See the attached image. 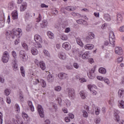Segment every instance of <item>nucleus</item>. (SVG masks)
<instances>
[{"mask_svg":"<svg viewBox=\"0 0 124 124\" xmlns=\"http://www.w3.org/2000/svg\"><path fill=\"white\" fill-rule=\"evenodd\" d=\"M40 83L42 87L43 88H45L46 87V82L44 81L43 79H41Z\"/></svg>","mask_w":124,"mask_h":124,"instance_id":"58836bf2","label":"nucleus"},{"mask_svg":"<svg viewBox=\"0 0 124 124\" xmlns=\"http://www.w3.org/2000/svg\"><path fill=\"white\" fill-rule=\"evenodd\" d=\"M22 47L26 50V51H28L29 50V47L28 46V45L26 43H23L22 45Z\"/></svg>","mask_w":124,"mask_h":124,"instance_id":"79ce46f5","label":"nucleus"},{"mask_svg":"<svg viewBox=\"0 0 124 124\" xmlns=\"http://www.w3.org/2000/svg\"><path fill=\"white\" fill-rule=\"evenodd\" d=\"M34 63L36 65L38 66V67H40L42 70H45L46 69V65H45V63L43 61H38L37 59H35L34 61Z\"/></svg>","mask_w":124,"mask_h":124,"instance_id":"20e7f679","label":"nucleus"},{"mask_svg":"<svg viewBox=\"0 0 124 124\" xmlns=\"http://www.w3.org/2000/svg\"><path fill=\"white\" fill-rule=\"evenodd\" d=\"M66 93L69 98L74 99L75 97V91L72 88H67L66 90Z\"/></svg>","mask_w":124,"mask_h":124,"instance_id":"7ed1b4c3","label":"nucleus"},{"mask_svg":"<svg viewBox=\"0 0 124 124\" xmlns=\"http://www.w3.org/2000/svg\"><path fill=\"white\" fill-rule=\"evenodd\" d=\"M71 15L74 16V17H77V16H79V14L76 13L75 12H73L71 13Z\"/></svg>","mask_w":124,"mask_h":124,"instance_id":"4d7b16f0","label":"nucleus"},{"mask_svg":"<svg viewBox=\"0 0 124 124\" xmlns=\"http://www.w3.org/2000/svg\"><path fill=\"white\" fill-rule=\"evenodd\" d=\"M98 71L101 74H106V69L103 67H101L99 69Z\"/></svg>","mask_w":124,"mask_h":124,"instance_id":"cd10ccee","label":"nucleus"},{"mask_svg":"<svg viewBox=\"0 0 124 124\" xmlns=\"http://www.w3.org/2000/svg\"><path fill=\"white\" fill-rule=\"evenodd\" d=\"M31 82H33V85H37V84L39 83V79L37 78H32Z\"/></svg>","mask_w":124,"mask_h":124,"instance_id":"72a5a7b5","label":"nucleus"},{"mask_svg":"<svg viewBox=\"0 0 124 124\" xmlns=\"http://www.w3.org/2000/svg\"><path fill=\"white\" fill-rule=\"evenodd\" d=\"M16 62L17 61H16L15 62H12V63L13 64V68L15 71H16V70H18V64Z\"/></svg>","mask_w":124,"mask_h":124,"instance_id":"a878e982","label":"nucleus"},{"mask_svg":"<svg viewBox=\"0 0 124 124\" xmlns=\"http://www.w3.org/2000/svg\"><path fill=\"white\" fill-rule=\"evenodd\" d=\"M74 67H75V68H76L77 69H78V68H79V64H78V63H74Z\"/></svg>","mask_w":124,"mask_h":124,"instance_id":"bf43d9fd","label":"nucleus"},{"mask_svg":"<svg viewBox=\"0 0 124 124\" xmlns=\"http://www.w3.org/2000/svg\"><path fill=\"white\" fill-rule=\"evenodd\" d=\"M88 76L90 79H94V68L89 71V74L88 73Z\"/></svg>","mask_w":124,"mask_h":124,"instance_id":"9b49d317","label":"nucleus"},{"mask_svg":"<svg viewBox=\"0 0 124 124\" xmlns=\"http://www.w3.org/2000/svg\"><path fill=\"white\" fill-rule=\"evenodd\" d=\"M4 93L6 95V96H8L9 94H10V90L8 89H6L4 91Z\"/></svg>","mask_w":124,"mask_h":124,"instance_id":"ea45409f","label":"nucleus"},{"mask_svg":"<svg viewBox=\"0 0 124 124\" xmlns=\"http://www.w3.org/2000/svg\"><path fill=\"white\" fill-rule=\"evenodd\" d=\"M47 21L46 20H44L43 21L42 23H41V28H45V27H47Z\"/></svg>","mask_w":124,"mask_h":124,"instance_id":"c9c22d12","label":"nucleus"},{"mask_svg":"<svg viewBox=\"0 0 124 124\" xmlns=\"http://www.w3.org/2000/svg\"><path fill=\"white\" fill-rule=\"evenodd\" d=\"M70 32V28H66L65 30V32H66V33H68V32Z\"/></svg>","mask_w":124,"mask_h":124,"instance_id":"338daca9","label":"nucleus"},{"mask_svg":"<svg viewBox=\"0 0 124 124\" xmlns=\"http://www.w3.org/2000/svg\"><path fill=\"white\" fill-rule=\"evenodd\" d=\"M3 115H2V113L0 112V124H2V118Z\"/></svg>","mask_w":124,"mask_h":124,"instance_id":"8fccbe9b","label":"nucleus"},{"mask_svg":"<svg viewBox=\"0 0 124 124\" xmlns=\"http://www.w3.org/2000/svg\"><path fill=\"white\" fill-rule=\"evenodd\" d=\"M120 114V110H118V109H115L114 110V116H117V115H119Z\"/></svg>","mask_w":124,"mask_h":124,"instance_id":"5fc2aeb1","label":"nucleus"},{"mask_svg":"<svg viewBox=\"0 0 124 124\" xmlns=\"http://www.w3.org/2000/svg\"><path fill=\"white\" fill-rule=\"evenodd\" d=\"M82 113H83V116L84 118H88V116H89V115L88 114V112H87L86 110H83Z\"/></svg>","mask_w":124,"mask_h":124,"instance_id":"a18cd8bd","label":"nucleus"},{"mask_svg":"<svg viewBox=\"0 0 124 124\" xmlns=\"http://www.w3.org/2000/svg\"><path fill=\"white\" fill-rule=\"evenodd\" d=\"M59 79L61 80H63V79H68V74L65 73H60L58 75Z\"/></svg>","mask_w":124,"mask_h":124,"instance_id":"9d476101","label":"nucleus"},{"mask_svg":"<svg viewBox=\"0 0 124 124\" xmlns=\"http://www.w3.org/2000/svg\"><path fill=\"white\" fill-rule=\"evenodd\" d=\"M31 17H32L31 15V14L30 13L26 14V15L25 16V18L26 19H29V18H31Z\"/></svg>","mask_w":124,"mask_h":124,"instance_id":"680f3d73","label":"nucleus"},{"mask_svg":"<svg viewBox=\"0 0 124 124\" xmlns=\"http://www.w3.org/2000/svg\"><path fill=\"white\" fill-rule=\"evenodd\" d=\"M79 94L82 99H85L87 97V93L84 91H81L79 93Z\"/></svg>","mask_w":124,"mask_h":124,"instance_id":"b1692460","label":"nucleus"},{"mask_svg":"<svg viewBox=\"0 0 124 124\" xmlns=\"http://www.w3.org/2000/svg\"><path fill=\"white\" fill-rule=\"evenodd\" d=\"M94 38V34L92 32H90L88 33V36L86 38V41L87 43L91 42V40L92 39H93Z\"/></svg>","mask_w":124,"mask_h":124,"instance_id":"1a4fd4ad","label":"nucleus"},{"mask_svg":"<svg viewBox=\"0 0 124 124\" xmlns=\"http://www.w3.org/2000/svg\"><path fill=\"white\" fill-rule=\"evenodd\" d=\"M11 55L13 58L12 59V62H15L17 61L16 60L17 59V53H16V51H15V50H13L11 52Z\"/></svg>","mask_w":124,"mask_h":124,"instance_id":"4468645a","label":"nucleus"},{"mask_svg":"<svg viewBox=\"0 0 124 124\" xmlns=\"http://www.w3.org/2000/svg\"><path fill=\"white\" fill-rule=\"evenodd\" d=\"M31 53L32 55L33 56H36L37 54L38 53V51L37 50V49L35 48V47L33 46L31 49Z\"/></svg>","mask_w":124,"mask_h":124,"instance_id":"a211bd4d","label":"nucleus"},{"mask_svg":"<svg viewBox=\"0 0 124 124\" xmlns=\"http://www.w3.org/2000/svg\"><path fill=\"white\" fill-rule=\"evenodd\" d=\"M115 52L117 55H123V49L121 47H116L115 49Z\"/></svg>","mask_w":124,"mask_h":124,"instance_id":"f3484780","label":"nucleus"},{"mask_svg":"<svg viewBox=\"0 0 124 124\" xmlns=\"http://www.w3.org/2000/svg\"><path fill=\"white\" fill-rule=\"evenodd\" d=\"M11 15L13 20H17L18 19V12L17 11L15 10L12 12Z\"/></svg>","mask_w":124,"mask_h":124,"instance_id":"2eb2a0df","label":"nucleus"},{"mask_svg":"<svg viewBox=\"0 0 124 124\" xmlns=\"http://www.w3.org/2000/svg\"><path fill=\"white\" fill-rule=\"evenodd\" d=\"M15 108L16 112H20V106H19V105H18V104H16L15 105Z\"/></svg>","mask_w":124,"mask_h":124,"instance_id":"a19ab883","label":"nucleus"},{"mask_svg":"<svg viewBox=\"0 0 124 124\" xmlns=\"http://www.w3.org/2000/svg\"><path fill=\"white\" fill-rule=\"evenodd\" d=\"M22 117L24 119H27L28 118V114L25 112H22Z\"/></svg>","mask_w":124,"mask_h":124,"instance_id":"603ef678","label":"nucleus"},{"mask_svg":"<svg viewBox=\"0 0 124 124\" xmlns=\"http://www.w3.org/2000/svg\"><path fill=\"white\" fill-rule=\"evenodd\" d=\"M118 95L120 98H123L124 96V90H119L118 91Z\"/></svg>","mask_w":124,"mask_h":124,"instance_id":"bb28decb","label":"nucleus"},{"mask_svg":"<svg viewBox=\"0 0 124 124\" xmlns=\"http://www.w3.org/2000/svg\"><path fill=\"white\" fill-rule=\"evenodd\" d=\"M42 19V16H41V15L39 14L38 17L36 19V22H37V23H39V22L41 21Z\"/></svg>","mask_w":124,"mask_h":124,"instance_id":"37998d69","label":"nucleus"},{"mask_svg":"<svg viewBox=\"0 0 124 124\" xmlns=\"http://www.w3.org/2000/svg\"><path fill=\"white\" fill-rule=\"evenodd\" d=\"M14 7H15V4L14 3V2L12 1L9 3L8 8L10 10H13V9H14Z\"/></svg>","mask_w":124,"mask_h":124,"instance_id":"4be33fe9","label":"nucleus"},{"mask_svg":"<svg viewBox=\"0 0 124 124\" xmlns=\"http://www.w3.org/2000/svg\"><path fill=\"white\" fill-rule=\"evenodd\" d=\"M58 57L61 60H65V59H66V55H65V53L63 52H60L58 54Z\"/></svg>","mask_w":124,"mask_h":124,"instance_id":"6ab92c4d","label":"nucleus"},{"mask_svg":"<svg viewBox=\"0 0 124 124\" xmlns=\"http://www.w3.org/2000/svg\"><path fill=\"white\" fill-rule=\"evenodd\" d=\"M119 31H120L121 32H124V26H121V27L119 28Z\"/></svg>","mask_w":124,"mask_h":124,"instance_id":"3c124183","label":"nucleus"},{"mask_svg":"<svg viewBox=\"0 0 124 124\" xmlns=\"http://www.w3.org/2000/svg\"><path fill=\"white\" fill-rule=\"evenodd\" d=\"M116 38L115 37V34H114V32L113 31H111L109 32V43L111 45H115V40Z\"/></svg>","mask_w":124,"mask_h":124,"instance_id":"0eeeda50","label":"nucleus"},{"mask_svg":"<svg viewBox=\"0 0 124 124\" xmlns=\"http://www.w3.org/2000/svg\"><path fill=\"white\" fill-rule=\"evenodd\" d=\"M123 21V16H122V15L121 14L119 13L117 14V24H121L122 22Z\"/></svg>","mask_w":124,"mask_h":124,"instance_id":"dca6fc26","label":"nucleus"},{"mask_svg":"<svg viewBox=\"0 0 124 124\" xmlns=\"http://www.w3.org/2000/svg\"><path fill=\"white\" fill-rule=\"evenodd\" d=\"M0 104L1 105H3L4 104V102L3 101V98L0 97Z\"/></svg>","mask_w":124,"mask_h":124,"instance_id":"052dcab7","label":"nucleus"},{"mask_svg":"<svg viewBox=\"0 0 124 124\" xmlns=\"http://www.w3.org/2000/svg\"><path fill=\"white\" fill-rule=\"evenodd\" d=\"M54 90L56 92H61V90H62V87H61V86H58L55 87Z\"/></svg>","mask_w":124,"mask_h":124,"instance_id":"49530a36","label":"nucleus"},{"mask_svg":"<svg viewBox=\"0 0 124 124\" xmlns=\"http://www.w3.org/2000/svg\"><path fill=\"white\" fill-rule=\"evenodd\" d=\"M47 35L51 39H53V38H54V33H53L52 32L48 31L47 32Z\"/></svg>","mask_w":124,"mask_h":124,"instance_id":"473e14b6","label":"nucleus"},{"mask_svg":"<svg viewBox=\"0 0 124 124\" xmlns=\"http://www.w3.org/2000/svg\"><path fill=\"white\" fill-rule=\"evenodd\" d=\"M82 58L83 60H87L89 58H90V53L88 51L85 52L82 55Z\"/></svg>","mask_w":124,"mask_h":124,"instance_id":"aec40b11","label":"nucleus"},{"mask_svg":"<svg viewBox=\"0 0 124 124\" xmlns=\"http://www.w3.org/2000/svg\"><path fill=\"white\" fill-rule=\"evenodd\" d=\"M118 106L119 108H122V109L124 108V101L123 100H121L119 101Z\"/></svg>","mask_w":124,"mask_h":124,"instance_id":"2f4dec72","label":"nucleus"},{"mask_svg":"<svg viewBox=\"0 0 124 124\" xmlns=\"http://www.w3.org/2000/svg\"><path fill=\"white\" fill-rule=\"evenodd\" d=\"M68 117L69 119H74V115L72 113H69Z\"/></svg>","mask_w":124,"mask_h":124,"instance_id":"13d9d810","label":"nucleus"},{"mask_svg":"<svg viewBox=\"0 0 124 124\" xmlns=\"http://www.w3.org/2000/svg\"><path fill=\"white\" fill-rule=\"evenodd\" d=\"M28 104L30 108L31 111V112H34V107H33L32 105V102L31 101H28Z\"/></svg>","mask_w":124,"mask_h":124,"instance_id":"412c9836","label":"nucleus"},{"mask_svg":"<svg viewBox=\"0 0 124 124\" xmlns=\"http://www.w3.org/2000/svg\"><path fill=\"white\" fill-rule=\"evenodd\" d=\"M37 110L39 115L41 117V118H44V111L43 110V108H42V106H41V105H38Z\"/></svg>","mask_w":124,"mask_h":124,"instance_id":"6e6552de","label":"nucleus"},{"mask_svg":"<svg viewBox=\"0 0 124 124\" xmlns=\"http://www.w3.org/2000/svg\"><path fill=\"white\" fill-rule=\"evenodd\" d=\"M76 41H77V44L78 45H79V46H80V47H83V46H84V45L83 44V43L80 39V38H77L76 39Z\"/></svg>","mask_w":124,"mask_h":124,"instance_id":"c756f323","label":"nucleus"},{"mask_svg":"<svg viewBox=\"0 0 124 124\" xmlns=\"http://www.w3.org/2000/svg\"><path fill=\"white\" fill-rule=\"evenodd\" d=\"M62 47L64 48V49H65V50H66L67 51H69V50L71 49V46L70 45L69 43L67 42L64 43L62 44Z\"/></svg>","mask_w":124,"mask_h":124,"instance_id":"ddd939ff","label":"nucleus"},{"mask_svg":"<svg viewBox=\"0 0 124 124\" xmlns=\"http://www.w3.org/2000/svg\"><path fill=\"white\" fill-rule=\"evenodd\" d=\"M61 38L62 40H67V36H66V35L65 34H62L61 36Z\"/></svg>","mask_w":124,"mask_h":124,"instance_id":"09e8293b","label":"nucleus"},{"mask_svg":"<svg viewBox=\"0 0 124 124\" xmlns=\"http://www.w3.org/2000/svg\"><path fill=\"white\" fill-rule=\"evenodd\" d=\"M9 53L8 51H4L3 56L2 57V61L4 63H6L8 62V61H9Z\"/></svg>","mask_w":124,"mask_h":124,"instance_id":"423d86ee","label":"nucleus"},{"mask_svg":"<svg viewBox=\"0 0 124 124\" xmlns=\"http://www.w3.org/2000/svg\"><path fill=\"white\" fill-rule=\"evenodd\" d=\"M93 47H94V46L93 44H87L85 46V48L87 50H92L93 49Z\"/></svg>","mask_w":124,"mask_h":124,"instance_id":"393cba45","label":"nucleus"},{"mask_svg":"<svg viewBox=\"0 0 124 124\" xmlns=\"http://www.w3.org/2000/svg\"><path fill=\"white\" fill-rule=\"evenodd\" d=\"M79 81L80 83H84V82H87V80L86 79H85V78H82L79 79Z\"/></svg>","mask_w":124,"mask_h":124,"instance_id":"6e6d98bb","label":"nucleus"},{"mask_svg":"<svg viewBox=\"0 0 124 124\" xmlns=\"http://www.w3.org/2000/svg\"><path fill=\"white\" fill-rule=\"evenodd\" d=\"M96 78L98 80H99V81H103L104 80L103 77L101 76H97Z\"/></svg>","mask_w":124,"mask_h":124,"instance_id":"e2e57ef3","label":"nucleus"},{"mask_svg":"<svg viewBox=\"0 0 124 124\" xmlns=\"http://www.w3.org/2000/svg\"><path fill=\"white\" fill-rule=\"evenodd\" d=\"M20 72L23 77H25L26 76V73L25 72V69H24V66L20 67Z\"/></svg>","mask_w":124,"mask_h":124,"instance_id":"7c9ffc66","label":"nucleus"},{"mask_svg":"<svg viewBox=\"0 0 124 124\" xmlns=\"http://www.w3.org/2000/svg\"><path fill=\"white\" fill-rule=\"evenodd\" d=\"M27 7H28V4L26 2H23L20 7V11L22 12L25 11L27 9Z\"/></svg>","mask_w":124,"mask_h":124,"instance_id":"f8f14e48","label":"nucleus"},{"mask_svg":"<svg viewBox=\"0 0 124 124\" xmlns=\"http://www.w3.org/2000/svg\"><path fill=\"white\" fill-rule=\"evenodd\" d=\"M47 81L49 83H52L54 81V77L51 75H48L47 77Z\"/></svg>","mask_w":124,"mask_h":124,"instance_id":"5701e85b","label":"nucleus"},{"mask_svg":"<svg viewBox=\"0 0 124 124\" xmlns=\"http://www.w3.org/2000/svg\"><path fill=\"white\" fill-rule=\"evenodd\" d=\"M34 39L35 40L34 46L36 48H41L42 46L41 43H42V39L39 35L36 34L34 36Z\"/></svg>","mask_w":124,"mask_h":124,"instance_id":"f03ea898","label":"nucleus"},{"mask_svg":"<svg viewBox=\"0 0 124 124\" xmlns=\"http://www.w3.org/2000/svg\"><path fill=\"white\" fill-rule=\"evenodd\" d=\"M100 113V108L98 107H96L95 108V114L96 115V116H98V115H99V113Z\"/></svg>","mask_w":124,"mask_h":124,"instance_id":"f704fd0d","label":"nucleus"},{"mask_svg":"<svg viewBox=\"0 0 124 124\" xmlns=\"http://www.w3.org/2000/svg\"><path fill=\"white\" fill-rule=\"evenodd\" d=\"M65 9L68 11H74V10H75V8H74V7L71 6H67L65 8Z\"/></svg>","mask_w":124,"mask_h":124,"instance_id":"e433bc0d","label":"nucleus"},{"mask_svg":"<svg viewBox=\"0 0 124 124\" xmlns=\"http://www.w3.org/2000/svg\"><path fill=\"white\" fill-rule=\"evenodd\" d=\"M77 23H78V24H79V25H82V24H83V20L78 19L77 20Z\"/></svg>","mask_w":124,"mask_h":124,"instance_id":"0e129e2a","label":"nucleus"},{"mask_svg":"<svg viewBox=\"0 0 124 124\" xmlns=\"http://www.w3.org/2000/svg\"><path fill=\"white\" fill-rule=\"evenodd\" d=\"M44 54L46 57H47V58H50V53L46 50V49H44Z\"/></svg>","mask_w":124,"mask_h":124,"instance_id":"4c0bfd02","label":"nucleus"},{"mask_svg":"<svg viewBox=\"0 0 124 124\" xmlns=\"http://www.w3.org/2000/svg\"><path fill=\"white\" fill-rule=\"evenodd\" d=\"M19 58L21 61L24 62L28 61V55L26 54V52L24 50H21L19 52Z\"/></svg>","mask_w":124,"mask_h":124,"instance_id":"39448f33","label":"nucleus"},{"mask_svg":"<svg viewBox=\"0 0 124 124\" xmlns=\"http://www.w3.org/2000/svg\"><path fill=\"white\" fill-rule=\"evenodd\" d=\"M22 30H21L20 28L16 29V30H13V31L6 32V35H10V36H11L13 39H14L15 37L20 38V37L22 36Z\"/></svg>","mask_w":124,"mask_h":124,"instance_id":"f257e3e1","label":"nucleus"},{"mask_svg":"<svg viewBox=\"0 0 124 124\" xmlns=\"http://www.w3.org/2000/svg\"><path fill=\"white\" fill-rule=\"evenodd\" d=\"M19 99H20L21 101H24V95L21 93L19 94Z\"/></svg>","mask_w":124,"mask_h":124,"instance_id":"864d4df0","label":"nucleus"},{"mask_svg":"<svg viewBox=\"0 0 124 124\" xmlns=\"http://www.w3.org/2000/svg\"><path fill=\"white\" fill-rule=\"evenodd\" d=\"M65 103L67 107H69L71 104V103H70V101H69V100H66L65 101Z\"/></svg>","mask_w":124,"mask_h":124,"instance_id":"de8ad7c7","label":"nucleus"},{"mask_svg":"<svg viewBox=\"0 0 124 124\" xmlns=\"http://www.w3.org/2000/svg\"><path fill=\"white\" fill-rule=\"evenodd\" d=\"M94 122L96 124H99V123H100V119L96 118V119H95Z\"/></svg>","mask_w":124,"mask_h":124,"instance_id":"69168bd1","label":"nucleus"},{"mask_svg":"<svg viewBox=\"0 0 124 124\" xmlns=\"http://www.w3.org/2000/svg\"><path fill=\"white\" fill-rule=\"evenodd\" d=\"M104 18L106 21H110L111 18L110 17V16L108 14H105L104 15Z\"/></svg>","mask_w":124,"mask_h":124,"instance_id":"c85d7f7f","label":"nucleus"},{"mask_svg":"<svg viewBox=\"0 0 124 124\" xmlns=\"http://www.w3.org/2000/svg\"><path fill=\"white\" fill-rule=\"evenodd\" d=\"M62 95H60L58 97H57V98L56 99V100L58 102V103H61L62 102Z\"/></svg>","mask_w":124,"mask_h":124,"instance_id":"c03bdc74","label":"nucleus"},{"mask_svg":"<svg viewBox=\"0 0 124 124\" xmlns=\"http://www.w3.org/2000/svg\"><path fill=\"white\" fill-rule=\"evenodd\" d=\"M65 122H66V123H69L70 122V120L69 119L68 117H66L65 118Z\"/></svg>","mask_w":124,"mask_h":124,"instance_id":"774afa93","label":"nucleus"}]
</instances>
